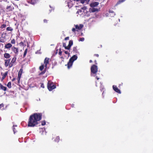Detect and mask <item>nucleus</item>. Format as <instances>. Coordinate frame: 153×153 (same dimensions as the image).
Returning <instances> with one entry per match:
<instances>
[{
	"instance_id": "nucleus-1",
	"label": "nucleus",
	"mask_w": 153,
	"mask_h": 153,
	"mask_svg": "<svg viewBox=\"0 0 153 153\" xmlns=\"http://www.w3.org/2000/svg\"><path fill=\"white\" fill-rule=\"evenodd\" d=\"M42 114L40 113H35L30 115L28 120V126L33 127L38 124V122L42 118Z\"/></svg>"
},
{
	"instance_id": "nucleus-2",
	"label": "nucleus",
	"mask_w": 153,
	"mask_h": 153,
	"mask_svg": "<svg viewBox=\"0 0 153 153\" xmlns=\"http://www.w3.org/2000/svg\"><path fill=\"white\" fill-rule=\"evenodd\" d=\"M91 76H95L98 71V68L95 65H93L91 68Z\"/></svg>"
},
{
	"instance_id": "nucleus-3",
	"label": "nucleus",
	"mask_w": 153,
	"mask_h": 153,
	"mask_svg": "<svg viewBox=\"0 0 153 153\" xmlns=\"http://www.w3.org/2000/svg\"><path fill=\"white\" fill-rule=\"evenodd\" d=\"M77 58V56L76 55H73L69 59L67 64L68 68L69 69L72 65L73 62Z\"/></svg>"
},
{
	"instance_id": "nucleus-4",
	"label": "nucleus",
	"mask_w": 153,
	"mask_h": 153,
	"mask_svg": "<svg viewBox=\"0 0 153 153\" xmlns=\"http://www.w3.org/2000/svg\"><path fill=\"white\" fill-rule=\"evenodd\" d=\"M47 87L49 91H51L56 88V85H54L53 82L50 81H48V82Z\"/></svg>"
},
{
	"instance_id": "nucleus-5",
	"label": "nucleus",
	"mask_w": 153,
	"mask_h": 153,
	"mask_svg": "<svg viewBox=\"0 0 153 153\" xmlns=\"http://www.w3.org/2000/svg\"><path fill=\"white\" fill-rule=\"evenodd\" d=\"M16 57H14L13 58L11 62H10L9 65V67H12L13 65V64L15 62V61L16 60Z\"/></svg>"
},
{
	"instance_id": "nucleus-6",
	"label": "nucleus",
	"mask_w": 153,
	"mask_h": 153,
	"mask_svg": "<svg viewBox=\"0 0 153 153\" xmlns=\"http://www.w3.org/2000/svg\"><path fill=\"white\" fill-rule=\"evenodd\" d=\"M113 88L114 90L116 92L119 94L121 93L120 90L117 88L116 86L114 85H113Z\"/></svg>"
},
{
	"instance_id": "nucleus-7",
	"label": "nucleus",
	"mask_w": 153,
	"mask_h": 153,
	"mask_svg": "<svg viewBox=\"0 0 153 153\" xmlns=\"http://www.w3.org/2000/svg\"><path fill=\"white\" fill-rule=\"evenodd\" d=\"M49 58L46 57L44 60V63L45 64V67L46 68H47V65L49 63Z\"/></svg>"
},
{
	"instance_id": "nucleus-8",
	"label": "nucleus",
	"mask_w": 153,
	"mask_h": 153,
	"mask_svg": "<svg viewBox=\"0 0 153 153\" xmlns=\"http://www.w3.org/2000/svg\"><path fill=\"white\" fill-rule=\"evenodd\" d=\"M10 59H5L4 61V65L5 67H7L8 65L9 66V64H10Z\"/></svg>"
},
{
	"instance_id": "nucleus-9",
	"label": "nucleus",
	"mask_w": 153,
	"mask_h": 153,
	"mask_svg": "<svg viewBox=\"0 0 153 153\" xmlns=\"http://www.w3.org/2000/svg\"><path fill=\"white\" fill-rule=\"evenodd\" d=\"M8 74V72H6L4 73L3 74L2 73H1V75L2 76V77L1 79V81H2L5 78Z\"/></svg>"
},
{
	"instance_id": "nucleus-10",
	"label": "nucleus",
	"mask_w": 153,
	"mask_h": 153,
	"mask_svg": "<svg viewBox=\"0 0 153 153\" xmlns=\"http://www.w3.org/2000/svg\"><path fill=\"white\" fill-rule=\"evenodd\" d=\"M98 11V10L97 8H94L93 7H92V8H90L89 9V11L90 12H94L96 11Z\"/></svg>"
},
{
	"instance_id": "nucleus-11",
	"label": "nucleus",
	"mask_w": 153,
	"mask_h": 153,
	"mask_svg": "<svg viewBox=\"0 0 153 153\" xmlns=\"http://www.w3.org/2000/svg\"><path fill=\"white\" fill-rule=\"evenodd\" d=\"M99 4V2H95L90 4V6L91 7H97Z\"/></svg>"
},
{
	"instance_id": "nucleus-12",
	"label": "nucleus",
	"mask_w": 153,
	"mask_h": 153,
	"mask_svg": "<svg viewBox=\"0 0 153 153\" xmlns=\"http://www.w3.org/2000/svg\"><path fill=\"white\" fill-rule=\"evenodd\" d=\"M12 50L15 54H18V49L17 48L13 47L12 48Z\"/></svg>"
},
{
	"instance_id": "nucleus-13",
	"label": "nucleus",
	"mask_w": 153,
	"mask_h": 153,
	"mask_svg": "<svg viewBox=\"0 0 153 153\" xmlns=\"http://www.w3.org/2000/svg\"><path fill=\"white\" fill-rule=\"evenodd\" d=\"M83 25H82L80 24L79 25H75L76 29H77L79 30L81 29L83 27Z\"/></svg>"
},
{
	"instance_id": "nucleus-14",
	"label": "nucleus",
	"mask_w": 153,
	"mask_h": 153,
	"mask_svg": "<svg viewBox=\"0 0 153 153\" xmlns=\"http://www.w3.org/2000/svg\"><path fill=\"white\" fill-rule=\"evenodd\" d=\"M73 42L72 40H70L69 41V44L68 45V48H67V50H69L70 49L71 47V46L73 45Z\"/></svg>"
},
{
	"instance_id": "nucleus-15",
	"label": "nucleus",
	"mask_w": 153,
	"mask_h": 153,
	"mask_svg": "<svg viewBox=\"0 0 153 153\" xmlns=\"http://www.w3.org/2000/svg\"><path fill=\"white\" fill-rule=\"evenodd\" d=\"M12 46V45L10 43H8L5 45V48H6L8 49L11 48Z\"/></svg>"
},
{
	"instance_id": "nucleus-16",
	"label": "nucleus",
	"mask_w": 153,
	"mask_h": 153,
	"mask_svg": "<svg viewBox=\"0 0 153 153\" xmlns=\"http://www.w3.org/2000/svg\"><path fill=\"white\" fill-rule=\"evenodd\" d=\"M90 0H80V2L82 4L85 3L88 4Z\"/></svg>"
},
{
	"instance_id": "nucleus-17",
	"label": "nucleus",
	"mask_w": 153,
	"mask_h": 153,
	"mask_svg": "<svg viewBox=\"0 0 153 153\" xmlns=\"http://www.w3.org/2000/svg\"><path fill=\"white\" fill-rule=\"evenodd\" d=\"M0 87L1 89L3 90L4 91H6L7 90V88L6 87L4 86L0 83Z\"/></svg>"
},
{
	"instance_id": "nucleus-18",
	"label": "nucleus",
	"mask_w": 153,
	"mask_h": 153,
	"mask_svg": "<svg viewBox=\"0 0 153 153\" xmlns=\"http://www.w3.org/2000/svg\"><path fill=\"white\" fill-rule=\"evenodd\" d=\"M4 56L5 58L8 59L10 57V56L9 54L6 53L4 54Z\"/></svg>"
},
{
	"instance_id": "nucleus-19",
	"label": "nucleus",
	"mask_w": 153,
	"mask_h": 153,
	"mask_svg": "<svg viewBox=\"0 0 153 153\" xmlns=\"http://www.w3.org/2000/svg\"><path fill=\"white\" fill-rule=\"evenodd\" d=\"M22 70L21 69H20L19 71V73L18 75V77L19 78V80L20 78L21 77V75L22 73Z\"/></svg>"
},
{
	"instance_id": "nucleus-20",
	"label": "nucleus",
	"mask_w": 153,
	"mask_h": 153,
	"mask_svg": "<svg viewBox=\"0 0 153 153\" xmlns=\"http://www.w3.org/2000/svg\"><path fill=\"white\" fill-rule=\"evenodd\" d=\"M7 86L9 88H10L11 87V83L10 82H9L7 84Z\"/></svg>"
},
{
	"instance_id": "nucleus-21",
	"label": "nucleus",
	"mask_w": 153,
	"mask_h": 153,
	"mask_svg": "<svg viewBox=\"0 0 153 153\" xmlns=\"http://www.w3.org/2000/svg\"><path fill=\"white\" fill-rule=\"evenodd\" d=\"M27 49H26L25 51H24V54H23V57H25L27 53Z\"/></svg>"
},
{
	"instance_id": "nucleus-22",
	"label": "nucleus",
	"mask_w": 153,
	"mask_h": 153,
	"mask_svg": "<svg viewBox=\"0 0 153 153\" xmlns=\"http://www.w3.org/2000/svg\"><path fill=\"white\" fill-rule=\"evenodd\" d=\"M109 13H113V14L111 16H114L115 15V14L114 13V12H113V11L112 10H109Z\"/></svg>"
},
{
	"instance_id": "nucleus-23",
	"label": "nucleus",
	"mask_w": 153,
	"mask_h": 153,
	"mask_svg": "<svg viewBox=\"0 0 153 153\" xmlns=\"http://www.w3.org/2000/svg\"><path fill=\"white\" fill-rule=\"evenodd\" d=\"M44 66L43 65L40 66L39 68L40 70L41 71H42L44 68Z\"/></svg>"
},
{
	"instance_id": "nucleus-24",
	"label": "nucleus",
	"mask_w": 153,
	"mask_h": 153,
	"mask_svg": "<svg viewBox=\"0 0 153 153\" xmlns=\"http://www.w3.org/2000/svg\"><path fill=\"white\" fill-rule=\"evenodd\" d=\"M63 46L64 47H65V48L66 49H67V48H68V46H66V44L65 43H63Z\"/></svg>"
},
{
	"instance_id": "nucleus-25",
	"label": "nucleus",
	"mask_w": 153,
	"mask_h": 153,
	"mask_svg": "<svg viewBox=\"0 0 153 153\" xmlns=\"http://www.w3.org/2000/svg\"><path fill=\"white\" fill-rule=\"evenodd\" d=\"M6 30L8 31H12L13 30V29L10 27H7V28Z\"/></svg>"
},
{
	"instance_id": "nucleus-26",
	"label": "nucleus",
	"mask_w": 153,
	"mask_h": 153,
	"mask_svg": "<svg viewBox=\"0 0 153 153\" xmlns=\"http://www.w3.org/2000/svg\"><path fill=\"white\" fill-rule=\"evenodd\" d=\"M73 51H74L75 52H77V48H76V47H74L73 48Z\"/></svg>"
},
{
	"instance_id": "nucleus-27",
	"label": "nucleus",
	"mask_w": 153,
	"mask_h": 153,
	"mask_svg": "<svg viewBox=\"0 0 153 153\" xmlns=\"http://www.w3.org/2000/svg\"><path fill=\"white\" fill-rule=\"evenodd\" d=\"M84 38L83 37L80 38L79 41L83 42L84 40Z\"/></svg>"
},
{
	"instance_id": "nucleus-28",
	"label": "nucleus",
	"mask_w": 153,
	"mask_h": 153,
	"mask_svg": "<svg viewBox=\"0 0 153 153\" xmlns=\"http://www.w3.org/2000/svg\"><path fill=\"white\" fill-rule=\"evenodd\" d=\"M59 137H57L56 139L55 140V141L58 142L59 141Z\"/></svg>"
},
{
	"instance_id": "nucleus-29",
	"label": "nucleus",
	"mask_w": 153,
	"mask_h": 153,
	"mask_svg": "<svg viewBox=\"0 0 153 153\" xmlns=\"http://www.w3.org/2000/svg\"><path fill=\"white\" fill-rule=\"evenodd\" d=\"M50 7L51 8V10H49L50 12H51V11L53 10H54V8L53 7H51L50 5Z\"/></svg>"
},
{
	"instance_id": "nucleus-30",
	"label": "nucleus",
	"mask_w": 153,
	"mask_h": 153,
	"mask_svg": "<svg viewBox=\"0 0 153 153\" xmlns=\"http://www.w3.org/2000/svg\"><path fill=\"white\" fill-rule=\"evenodd\" d=\"M36 3V1L34 0H32L31 1V4H34Z\"/></svg>"
},
{
	"instance_id": "nucleus-31",
	"label": "nucleus",
	"mask_w": 153,
	"mask_h": 153,
	"mask_svg": "<svg viewBox=\"0 0 153 153\" xmlns=\"http://www.w3.org/2000/svg\"><path fill=\"white\" fill-rule=\"evenodd\" d=\"M4 41L3 39V38H0V42H4Z\"/></svg>"
},
{
	"instance_id": "nucleus-32",
	"label": "nucleus",
	"mask_w": 153,
	"mask_h": 153,
	"mask_svg": "<svg viewBox=\"0 0 153 153\" xmlns=\"http://www.w3.org/2000/svg\"><path fill=\"white\" fill-rule=\"evenodd\" d=\"M46 123L45 121H43L42 122V126L45 125V124Z\"/></svg>"
},
{
	"instance_id": "nucleus-33",
	"label": "nucleus",
	"mask_w": 153,
	"mask_h": 153,
	"mask_svg": "<svg viewBox=\"0 0 153 153\" xmlns=\"http://www.w3.org/2000/svg\"><path fill=\"white\" fill-rule=\"evenodd\" d=\"M6 27V25L5 24H3L1 25V27L2 28H4Z\"/></svg>"
},
{
	"instance_id": "nucleus-34",
	"label": "nucleus",
	"mask_w": 153,
	"mask_h": 153,
	"mask_svg": "<svg viewBox=\"0 0 153 153\" xmlns=\"http://www.w3.org/2000/svg\"><path fill=\"white\" fill-rule=\"evenodd\" d=\"M11 43L12 44H14L15 43V41L14 39H13L11 41Z\"/></svg>"
},
{
	"instance_id": "nucleus-35",
	"label": "nucleus",
	"mask_w": 153,
	"mask_h": 153,
	"mask_svg": "<svg viewBox=\"0 0 153 153\" xmlns=\"http://www.w3.org/2000/svg\"><path fill=\"white\" fill-rule=\"evenodd\" d=\"M62 52L61 51V50L60 49L59 50V55H61L62 54Z\"/></svg>"
},
{
	"instance_id": "nucleus-36",
	"label": "nucleus",
	"mask_w": 153,
	"mask_h": 153,
	"mask_svg": "<svg viewBox=\"0 0 153 153\" xmlns=\"http://www.w3.org/2000/svg\"><path fill=\"white\" fill-rule=\"evenodd\" d=\"M87 8L86 7L84 6L82 7V9L83 10H85Z\"/></svg>"
},
{
	"instance_id": "nucleus-37",
	"label": "nucleus",
	"mask_w": 153,
	"mask_h": 153,
	"mask_svg": "<svg viewBox=\"0 0 153 153\" xmlns=\"http://www.w3.org/2000/svg\"><path fill=\"white\" fill-rule=\"evenodd\" d=\"M65 53L66 54H69V53L67 51H65Z\"/></svg>"
},
{
	"instance_id": "nucleus-38",
	"label": "nucleus",
	"mask_w": 153,
	"mask_h": 153,
	"mask_svg": "<svg viewBox=\"0 0 153 153\" xmlns=\"http://www.w3.org/2000/svg\"><path fill=\"white\" fill-rule=\"evenodd\" d=\"M126 0H120L119 1V2L120 3V2H123V1H125Z\"/></svg>"
},
{
	"instance_id": "nucleus-39",
	"label": "nucleus",
	"mask_w": 153,
	"mask_h": 153,
	"mask_svg": "<svg viewBox=\"0 0 153 153\" xmlns=\"http://www.w3.org/2000/svg\"><path fill=\"white\" fill-rule=\"evenodd\" d=\"M3 106V104H0V108H1Z\"/></svg>"
},
{
	"instance_id": "nucleus-40",
	"label": "nucleus",
	"mask_w": 153,
	"mask_h": 153,
	"mask_svg": "<svg viewBox=\"0 0 153 153\" xmlns=\"http://www.w3.org/2000/svg\"><path fill=\"white\" fill-rule=\"evenodd\" d=\"M72 30L73 32H74L76 30L75 28H73L72 29Z\"/></svg>"
},
{
	"instance_id": "nucleus-41",
	"label": "nucleus",
	"mask_w": 153,
	"mask_h": 153,
	"mask_svg": "<svg viewBox=\"0 0 153 153\" xmlns=\"http://www.w3.org/2000/svg\"><path fill=\"white\" fill-rule=\"evenodd\" d=\"M69 39V37H66L65 38V40H68Z\"/></svg>"
},
{
	"instance_id": "nucleus-42",
	"label": "nucleus",
	"mask_w": 153,
	"mask_h": 153,
	"mask_svg": "<svg viewBox=\"0 0 153 153\" xmlns=\"http://www.w3.org/2000/svg\"><path fill=\"white\" fill-rule=\"evenodd\" d=\"M15 128H13V130L14 134H15L16 133V131H15Z\"/></svg>"
},
{
	"instance_id": "nucleus-43",
	"label": "nucleus",
	"mask_w": 153,
	"mask_h": 153,
	"mask_svg": "<svg viewBox=\"0 0 153 153\" xmlns=\"http://www.w3.org/2000/svg\"><path fill=\"white\" fill-rule=\"evenodd\" d=\"M41 86L43 88H44V85L43 84H42Z\"/></svg>"
},
{
	"instance_id": "nucleus-44",
	"label": "nucleus",
	"mask_w": 153,
	"mask_h": 153,
	"mask_svg": "<svg viewBox=\"0 0 153 153\" xmlns=\"http://www.w3.org/2000/svg\"><path fill=\"white\" fill-rule=\"evenodd\" d=\"M47 20L46 19H44V22H45V23H46V22H47Z\"/></svg>"
},
{
	"instance_id": "nucleus-45",
	"label": "nucleus",
	"mask_w": 153,
	"mask_h": 153,
	"mask_svg": "<svg viewBox=\"0 0 153 153\" xmlns=\"http://www.w3.org/2000/svg\"><path fill=\"white\" fill-rule=\"evenodd\" d=\"M15 79H16L15 78H13L12 79V81H14V80H15Z\"/></svg>"
},
{
	"instance_id": "nucleus-46",
	"label": "nucleus",
	"mask_w": 153,
	"mask_h": 153,
	"mask_svg": "<svg viewBox=\"0 0 153 153\" xmlns=\"http://www.w3.org/2000/svg\"><path fill=\"white\" fill-rule=\"evenodd\" d=\"M95 56L98 57L99 56V55L98 54H95Z\"/></svg>"
},
{
	"instance_id": "nucleus-47",
	"label": "nucleus",
	"mask_w": 153,
	"mask_h": 153,
	"mask_svg": "<svg viewBox=\"0 0 153 153\" xmlns=\"http://www.w3.org/2000/svg\"><path fill=\"white\" fill-rule=\"evenodd\" d=\"M92 62V60H90V61H89V62H90V63H91V62Z\"/></svg>"
},
{
	"instance_id": "nucleus-48",
	"label": "nucleus",
	"mask_w": 153,
	"mask_h": 153,
	"mask_svg": "<svg viewBox=\"0 0 153 153\" xmlns=\"http://www.w3.org/2000/svg\"><path fill=\"white\" fill-rule=\"evenodd\" d=\"M96 78L97 79V80H98V79H99V78L97 76V77H96Z\"/></svg>"
},
{
	"instance_id": "nucleus-49",
	"label": "nucleus",
	"mask_w": 153,
	"mask_h": 153,
	"mask_svg": "<svg viewBox=\"0 0 153 153\" xmlns=\"http://www.w3.org/2000/svg\"><path fill=\"white\" fill-rule=\"evenodd\" d=\"M19 81H20V80H19V78L18 77V82H19Z\"/></svg>"
},
{
	"instance_id": "nucleus-50",
	"label": "nucleus",
	"mask_w": 153,
	"mask_h": 153,
	"mask_svg": "<svg viewBox=\"0 0 153 153\" xmlns=\"http://www.w3.org/2000/svg\"><path fill=\"white\" fill-rule=\"evenodd\" d=\"M45 73V72H43L42 73V74Z\"/></svg>"
},
{
	"instance_id": "nucleus-51",
	"label": "nucleus",
	"mask_w": 153,
	"mask_h": 153,
	"mask_svg": "<svg viewBox=\"0 0 153 153\" xmlns=\"http://www.w3.org/2000/svg\"><path fill=\"white\" fill-rule=\"evenodd\" d=\"M15 126H13V127H14Z\"/></svg>"
}]
</instances>
